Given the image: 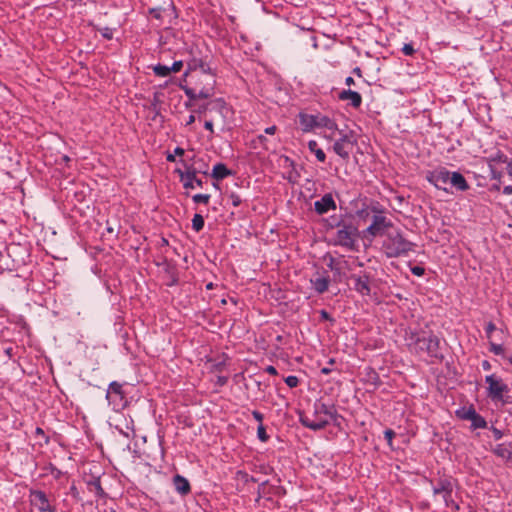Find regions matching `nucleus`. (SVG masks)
Here are the masks:
<instances>
[{
	"instance_id": "f257e3e1",
	"label": "nucleus",
	"mask_w": 512,
	"mask_h": 512,
	"mask_svg": "<svg viewBox=\"0 0 512 512\" xmlns=\"http://www.w3.org/2000/svg\"><path fill=\"white\" fill-rule=\"evenodd\" d=\"M201 67L203 69L201 74V81L205 82V86L200 88H185V94L189 97L190 100H196L198 98L207 99L212 97L215 93L216 79L214 74L211 73L210 69L204 64H201Z\"/></svg>"
},
{
	"instance_id": "f03ea898",
	"label": "nucleus",
	"mask_w": 512,
	"mask_h": 512,
	"mask_svg": "<svg viewBox=\"0 0 512 512\" xmlns=\"http://www.w3.org/2000/svg\"><path fill=\"white\" fill-rule=\"evenodd\" d=\"M487 161L492 177L499 183H506V179L512 177V162L502 153H496Z\"/></svg>"
},
{
	"instance_id": "7ed1b4c3",
	"label": "nucleus",
	"mask_w": 512,
	"mask_h": 512,
	"mask_svg": "<svg viewBox=\"0 0 512 512\" xmlns=\"http://www.w3.org/2000/svg\"><path fill=\"white\" fill-rule=\"evenodd\" d=\"M332 417L333 414L329 408L324 404H320L315 406V411L312 415H301L300 421L307 428L320 430L329 423Z\"/></svg>"
},
{
	"instance_id": "20e7f679",
	"label": "nucleus",
	"mask_w": 512,
	"mask_h": 512,
	"mask_svg": "<svg viewBox=\"0 0 512 512\" xmlns=\"http://www.w3.org/2000/svg\"><path fill=\"white\" fill-rule=\"evenodd\" d=\"M383 248L388 257H398L412 249V244L398 231H390L383 243Z\"/></svg>"
},
{
	"instance_id": "39448f33",
	"label": "nucleus",
	"mask_w": 512,
	"mask_h": 512,
	"mask_svg": "<svg viewBox=\"0 0 512 512\" xmlns=\"http://www.w3.org/2000/svg\"><path fill=\"white\" fill-rule=\"evenodd\" d=\"M358 238V229L352 224L338 225L334 243L347 249H353Z\"/></svg>"
},
{
	"instance_id": "423d86ee",
	"label": "nucleus",
	"mask_w": 512,
	"mask_h": 512,
	"mask_svg": "<svg viewBox=\"0 0 512 512\" xmlns=\"http://www.w3.org/2000/svg\"><path fill=\"white\" fill-rule=\"evenodd\" d=\"M408 345L414 348L417 352L423 351L430 355H435L439 347V339L434 335L419 337L415 334H411L407 338Z\"/></svg>"
},
{
	"instance_id": "0eeeda50",
	"label": "nucleus",
	"mask_w": 512,
	"mask_h": 512,
	"mask_svg": "<svg viewBox=\"0 0 512 512\" xmlns=\"http://www.w3.org/2000/svg\"><path fill=\"white\" fill-rule=\"evenodd\" d=\"M485 382L488 385L487 395L493 401H501L504 394L508 392V386L495 374L487 375L485 377Z\"/></svg>"
},
{
	"instance_id": "6e6552de",
	"label": "nucleus",
	"mask_w": 512,
	"mask_h": 512,
	"mask_svg": "<svg viewBox=\"0 0 512 512\" xmlns=\"http://www.w3.org/2000/svg\"><path fill=\"white\" fill-rule=\"evenodd\" d=\"M29 499L31 505L37 508L39 512H55L56 510L55 506L51 504V501L43 491H31Z\"/></svg>"
},
{
	"instance_id": "1a4fd4ad",
	"label": "nucleus",
	"mask_w": 512,
	"mask_h": 512,
	"mask_svg": "<svg viewBox=\"0 0 512 512\" xmlns=\"http://www.w3.org/2000/svg\"><path fill=\"white\" fill-rule=\"evenodd\" d=\"M229 111V107L221 98L211 100L207 104L199 106L197 110L199 114H206L207 112H216L222 118L223 124L225 122L224 118L227 116Z\"/></svg>"
},
{
	"instance_id": "9d476101",
	"label": "nucleus",
	"mask_w": 512,
	"mask_h": 512,
	"mask_svg": "<svg viewBox=\"0 0 512 512\" xmlns=\"http://www.w3.org/2000/svg\"><path fill=\"white\" fill-rule=\"evenodd\" d=\"M450 172L444 168L436 169L430 171L426 175V179L434 185L437 189L444 190L448 192L447 185L450 181Z\"/></svg>"
},
{
	"instance_id": "9b49d317",
	"label": "nucleus",
	"mask_w": 512,
	"mask_h": 512,
	"mask_svg": "<svg viewBox=\"0 0 512 512\" xmlns=\"http://www.w3.org/2000/svg\"><path fill=\"white\" fill-rule=\"evenodd\" d=\"M356 141L351 134H343L335 141L333 151L343 159H348Z\"/></svg>"
},
{
	"instance_id": "f8f14e48",
	"label": "nucleus",
	"mask_w": 512,
	"mask_h": 512,
	"mask_svg": "<svg viewBox=\"0 0 512 512\" xmlns=\"http://www.w3.org/2000/svg\"><path fill=\"white\" fill-rule=\"evenodd\" d=\"M314 208L317 214L319 215H323L331 210H335L336 203L334 201L332 194L327 193L324 196H322L321 199L315 201Z\"/></svg>"
},
{
	"instance_id": "ddd939ff",
	"label": "nucleus",
	"mask_w": 512,
	"mask_h": 512,
	"mask_svg": "<svg viewBox=\"0 0 512 512\" xmlns=\"http://www.w3.org/2000/svg\"><path fill=\"white\" fill-rule=\"evenodd\" d=\"M319 116L309 115L305 113L299 114V123L303 132H310L317 128Z\"/></svg>"
},
{
	"instance_id": "4468645a",
	"label": "nucleus",
	"mask_w": 512,
	"mask_h": 512,
	"mask_svg": "<svg viewBox=\"0 0 512 512\" xmlns=\"http://www.w3.org/2000/svg\"><path fill=\"white\" fill-rule=\"evenodd\" d=\"M180 173V179H181V182L183 183V186L187 189H194L196 187H201L202 186V181L201 179H198L196 177V174L195 172H179Z\"/></svg>"
},
{
	"instance_id": "2eb2a0df",
	"label": "nucleus",
	"mask_w": 512,
	"mask_h": 512,
	"mask_svg": "<svg viewBox=\"0 0 512 512\" xmlns=\"http://www.w3.org/2000/svg\"><path fill=\"white\" fill-rule=\"evenodd\" d=\"M173 485L175 490L182 496L189 494L191 491L189 481L181 475L177 474L173 477Z\"/></svg>"
},
{
	"instance_id": "dca6fc26",
	"label": "nucleus",
	"mask_w": 512,
	"mask_h": 512,
	"mask_svg": "<svg viewBox=\"0 0 512 512\" xmlns=\"http://www.w3.org/2000/svg\"><path fill=\"white\" fill-rule=\"evenodd\" d=\"M450 181L449 184L452 187H455L459 191H466L469 188V185L464 178V176L459 172H450Z\"/></svg>"
},
{
	"instance_id": "f3484780",
	"label": "nucleus",
	"mask_w": 512,
	"mask_h": 512,
	"mask_svg": "<svg viewBox=\"0 0 512 512\" xmlns=\"http://www.w3.org/2000/svg\"><path fill=\"white\" fill-rule=\"evenodd\" d=\"M106 397L109 402L115 403L118 400L121 401L123 399L122 385L115 381L110 383Z\"/></svg>"
},
{
	"instance_id": "a211bd4d",
	"label": "nucleus",
	"mask_w": 512,
	"mask_h": 512,
	"mask_svg": "<svg viewBox=\"0 0 512 512\" xmlns=\"http://www.w3.org/2000/svg\"><path fill=\"white\" fill-rule=\"evenodd\" d=\"M339 98L341 100H348L351 102L352 106L355 108H358L362 103V97L361 95L352 90H343L339 94Z\"/></svg>"
},
{
	"instance_id": "6ab92c4d",
	"label": "nucleus",
	"mask_w": 512,
	"mask_h": 512,
	"mask_svg": "<svg viewBox=\"0 0 512 512\" xmlns=\"http://www.w3.org/2000/svg\"><path fill=\"white\" fill-rule=\"evenodd\" d=\"M329 277L317 275L315 278L311 279L312 287L318 293H323L328 289L329 286Z\"/></svg>"
},
{
	"instance_id": "aec40b11",
	"label": "nucleus",
	"mask_w": 512,
	"mask_h": 512,
	"mask_svg": "<svg viewBox=\"0 0 512 512\" xmlns=\"http://www.w3.org/2000/svg\"><path fill=\"white\" fill-rule=\"evenodd\" d=\"M317 127L327 129L330 132V135L326 137L330 140L332 139L334 132L338 129L337 124L326 116H319Z\"/></svg>"
},
{
	"instance_id": "412c9836",
	"label": "nucleus",
	"mask_w": 512,
	"mask_h": 512,
	"mask_svg": "<svg viewBox=\"0 0 512 512\" xmlns=\"http://www.w3.org/2000/svg\"><path fill=\"white\" fill-rule=\"evenodd\" d=\"M386 226L385 217L374 216L372 224L367 228V233L376 236Z\"/></svg>"
},
{
	"instance_id": "4be33fe9",
	"label": "nucleus",
	"mask_w": 512,
	"mask_h": 512,
	"mask_svg": "<svg viewBox=\"0 0 512 512\" xmlns=\"http://www.w3.org/2000/svg\"><path fill=\"white\" fill-rule=\"evenodd\" d=\"M230 174L231 171L226 167V165L218 163L214 165L211 175L216 180H222Z\"/></svg>"
},
{
	"instance_id": "5701e85b",
	"label": "nucleus",
	"mask_w": 512,
	"mask_h": 512,
	"mask_svg": "<svg viewBox=\"0 0 512 512\" xmlns=\"http://www.w3.org/2000/svg\"><path fill=\"white\" fill-rule=\"evenodd\" d=\"M317 146H318V144H317V142H316L315 140H310V141L308 142V148H309V150H310L312 153H314V154H315V156H316V158H317V160H318V161H320V162H324V161H325V159H326V155H325L324 151H323L322 149L318 148Z\"/></svg>"
},
{
	"instance_id": "b1692460",
	"label": "nucleus",
	"mask_w": 512,
	"mask_h": 512,
	"mask_svg": "<svg viewBox=\"0 0 512 512\" xmlns=\"http://www.w3.org/2000/svg\"><path fill=\"white\" fill-rule=\"evenodd\" d=\"M475 414L476 411L473 407H462L456 411L457 417L463 420H470Z\"/></svg>"
},
{
	"instance_id": "393cba45",
	"label": "nucleus",
	"mask_w": 512,
	"mask_h": 512,
	"mask_svg": "<svg viewBox=\"0 0 512 512\" xmlns=\"http://www.w3.org/2000/svg\"><path fill=\"white\" fill-rule=\"evenodd\" d=\"M493 452L495 455L501 457V458H504V459H508L511 457V451H510V448L507 447L505 444H498L496 445V447L493 449Z\"/></svg>"
},
{
	"instance_id": "a878e982",
	"label": "nucleus",
	"mask_w": 512,
	"mask_h": 512,
	"mask_svg": "<svg viewBox=\"0 0 512 512\" xmlns=\"http://www.w3.org/2000/svg\"><path fill=\"white\" fill-rule=\"evenodd\" d=\"M355 290L361 293L362 295H366L370 292L367 280L358 278L355 281Z\"/></svg>"
},
{
	"instance_id": "bb28decb",
	"label": "nucleus",
	"mask_w": 512,
	"mask_h": 512,
	"mask_svg": "<svg viewBox=\"0 0 512 512\" xmlns=\"http://www.w3.org/2000/svg\"><path fill=\"white\" fill-rule=\"evenodd\" d=\"M451 494H452V488L446 490L445 492H443L442 494L437 495V496L440 497L444 501V503L446 504L447 507L458 508V506L455 504V502L451 498Z\"/></svg>"
},
{
	"instance_id": "cd10ccee",
	"label": "nucleus",
	"mask_w": 512,
	"mask_h": 512,
	"mask_svg": "<svg viewBox=\"0 0 512 512\" xmlns=\"http://www.w3.org/2000/svg\"><path fill=\"white\" fill-rule=\"evenodd\" d=\"M453 488L452 483L448 480L440 481L433 489L435 496L440 495L446 490Z\"/></svg>"
},
{
	"instance_id": "c85d7f7f",
	"label": "nucleus",
	"mask_w": 512,
	"mask_h": 512,
	"mask_svg": "<svg viewBox=\"0 0 512 512\" xmlns=\"http://www.w3.org/2000/svg\"><path fill=\"white\" fill-rule=\"evenodd\" d=\"M470 421H471L472 427L474 429L485 428L486 424H487L486 421L484 420V418L482 416H480L477 412L473 416V418L470 419Z\"/></svg>"
},
{
	"instance_id": "c756f323",
	"label": "nucleus",
	"mask_w": 512,
	"mask_h": 512,
	"mask_svg": "<svg viewBox=\"0 0 512 512\" xmlns=\"http://www.w3.org/2000/svg\"><path fill=\"white\" fill-rule=\"evenodd\" d=\"M204 227V219L200 214H195L192 219V228L199 232Z\"/></svg>"
},
{
	"instance_id": "7c9ffc66",
	"label": "nucleus",
	"mask_w": 512,
	"mask_h": 512,
	"mask_svg": "<svg viewBox=\"0 0 512 512\" xmlns=\"http://www.w3.org/2000/svg\"><path fill=\"white\" fill-rule=\"evenodd\" d=\"M153 71L159 77H166L171 73L168 66L160 65V64L154 66Z\"/></svg>"
},
{
	"instance_id": "2f4dec72",
	"label": "nucleus",
	"mask_w": 512,
	"mask_h": 512,
	"mask_svg": "<svg viewBox=\"0 0 512 512\" xmlns=\"http://www.w3.org/2000/svg\"><path fill=\"white\" fill-rule=\"evenodd\" d=\"M192 199L195 203L208 204L209 200H210V195L209 194H196L193 196Z\"/></svg>"
},
{
	"instance_id": "473e14b6",
	"label": "nucleus",
	"mask_w": 512,
	"mask_h": 512,
	"mask_svg": "<svg viewBox=\"0 0 512 512\" xmlns=\"http://www.w3.org/2000/svg\"><path fill=\"white\" fill-rule=\"evenodd\" d=\"M257 436H258L259 440L262 442H266L269 439V436L267 435L263 424H259V426L257 428Z\"/></svg>"
},
{
	"instance_id": "72a5a7b5",
	"label": "nucleus",
	"mask_w": 512,
	"mask_h": 512,
	"mask_svg": "<svg viewBox=\"0 0 512 512\" xmlns=\"http://www.w3.org/2000/svg\"><path fill=\"white\" fill-rule=\"evenodd\" d=\"M285 383L290 387V388H294L298 385L299 383V380L296 376H288L286 379H285Z\"/></svg>"
},
{
	"instance_id": "f704fd0d",
	"label": "nucleus",
	"mask_w": 512,
	"mask_h": 512,
	"mask_svg": "<svg viewBox=\"0 0 512 512\" xmlns=\"http://www.w3.org/2000/svg\"><path fill=\"white\" fill-rule=\"evenodd\" d=\"M504 184L503 193L510 195L512 194V177L506 179V183Z\"/></svg>"
},
{
	"instance_id": "c9c22d12",
	"label": "nucleus",
	"mask_w": 512,
	"mask_h": 512,
	"mask_svg": "<svg viewBox=\"0 0 512 512\" xmlns=\"http://www.w3.org/2000/svg\"><path fill=\"white\" fill-rule=\"evenodd\" d=\"M384 436H385V439L387 440L388 442V445L389 446H392V439L394 438L395 436V432L391 429H387L385 430L384 432Z\"/></svg>"
},
{
	"instance_id": "e433bc0d",
	"label": "nucleus",
	"mask_w": 512,
	"mask_h": 512,
	"mask_svg": "<svg viewBox=\"0 0 512 512\" xmlns=\"http://www.w3.org/2000/svg\"><path fill=\"white\" fill-rule=\"evenodd\" d=\"M183 67V62L182 61H175L171 67H169L170 69V72H179Z\"/></svg>"
},
{
	"instance_id": "4c0bfd02",
	"label": "nucleus",
	"mask_w": 512,
	"mask_h": 512,
	"mask_svg": "<svg viewBox=\"0 0 512 512\" xmlns=\"http://www.w3.org/2000/svg\"><path fill=\"white\" fill-rule=\"evenodd\" d=\"M490 350L496 355H500L503 353V347L501 345H497L494 343H491Z\"/></svg>"
},
{
	"instance_id": "58836bf2",
	"label": "nucleus",
	"mask_w": 512,
	"mask_h": 512,
	"mask_svg": "<svg viewBox=\"0 0 512 512\" xmlns=\"http://www.w3.org/2000/svg\"><path fill=\"white\" fill-rule=\"evenodd\" d=\"M496 330V326L494 323L492 322H489L487 325H486V335H487V338H491V334Z\"/></svg>"
},
{
	"instance_id": "ea45409f",
	"label": "nucleus",
	"mask_w": 512,
	"mask_h": 512,
	"mask_svg": "<svg viewBox=\"0 0 512 512\" xmlns=\"http://www.w3.org/2000/svg\"><path fill=\"white\" fill-rule=\"evenodd\" d=\"M402 51L405 55H412L414 53V48L411 44H405L402 48Z\"/></svg>"
},
{
	"instance_id": "a19ab883",
	"label": "nucleus",
	"mask_w": 512,
	"mask_h": 512,
	"mask_svg": "<svg viewBox=\"0 0 512 512\" xmlns=\"http://www.w3.org/2000/svg\"><path fill=\"white\" fill-rule=\"evenodd\" d=\"M102 36L105 37L106 39H112V37H113V30L110 29V28H104L102 30Z\"/></svg>"
},
{
	"instance_id": "79ce46f5",
	"label": "nucleus",
	"mask_w": 512,
	"mask_h": 512,
	"mask_svg": "<svg viewBox=\"0 0 512 512\" xmlns=\"http://www.w3.org/2000/svg\"><path fill=\"white\" fill-rule=\"evenodd\" d=\"M202 71H203V69H202V67L200 66V67H199V73H198V75H197L196 88H200V87L205 86V82H202V81H201V74H202Z\"/></svg>"
},
{
	"instance_id": "37998d69",
	"label": "nucleus",
	"mask_w": 512,
	"mask_h": 512,
	"mask_svg": "<svg viewBox=\"0 0 512 512\" xmlns=\"http://www.w3.org/2000/svg\"><path fill=\"white\" fill-rule=\"evenodd\" d=\"M252 415L255 418V420H257L260 424H262L263 415L259 411H253Z\"/></svg>"
},
{
	"instance_id": "c03bdc74",
	"label": "nucleus",
	"mask_w": 512,
	"mask_h": 512,
	"mask_svg": "<svg viewBox=\"0 0 512 512\" xmlns=\"http://www.w3.org/2000/svg\"><path fill=\"white\" fill-rule=\"evenodd\" d=\"M204 126L207 130H209L211 133H213L214 130H213V120L212 119L205 121Z\"/></svg>"
},
{
	"instance_id": "a18cd8bd",
	"label": "nucleus",
	"mask_w": 512,
	"mask_h": 512,
	"mask_svg": "<svg viewBox=\"0 0 512 512\" xmlns=\"http://www.w3.org/2000/svg\"><path fill=\"white\" fill-rule=\"evenodd\" d=\"M277 128L276 126H270L265 129V133L273 135L276 132Z\"/></svg>"
},
{
	"instance_id": "49530a36",
	"label": "nucleus",
	"mask_w": 512,
	"mask_h": 512,
	"mask_svg": "<svg viewBox=\"0 0 512 512\" xmlns=\"http://www.w3.org/2000/svg\"><path fill=\"white\" fill-rule=\"evenodd\" d=\"M266 371L271 374V375H276L277 374V370L274 366H268L266 368Z\"/></svg>"
},
{
	"instance_id": "de8ad7c7",
	"label": "nucleus",
	"mask_w": 512,
	"mask_h": 512,
	"mask_svg": "<svg viewBox=\"0 0 512 512\" xmlns=\"http://www.w3.org/2000/svg\"><path fill=\"white\" fill-rule=\"evenodd\" d=\"M184 152H185V151H184V149H183V148H180V147H177V148H175V150H174V154H175V155H178V156H182V155L184 154Z\"/></svg>"
},
{
	"instance_id": "09e8293b",
	"label": "nucleus",
	"mask_w": 512,
	"mask_h": 512,
	"mask_svg": "<svg viewBox=\"0 0 512 512\" xmlns=\"http://www.w3.org/2000/svg\"><path fill=\"white\" fill-rule=\"evenodd\" d=\"M194 122H195V116H194L193 114H191V115L188 117L187 121H186V125H191V124H192V123H194Z\"/></svg>"
},
{
	"instance_id": "8fccbe9b",
	"label": "nucleus",
	"mask_w": 512,
	"mask_h": 512,
	"mask_svg": "<svg viewBox=\"0 0 512 512\" xmlns=\"http://www.w3.org/2000/svg\"><path fill=\"white\" fill-rule=\"evenodd\" d=\"M413 273L416 274V275H422L423 274V269L419 268V267H415L413 269Z\"/></svg>"
},
{
	"instance_id": "3c124183",
	"label": "nucleus",
	"mask_w": 512,
	"mask_h": 512,
	"mask_svg": "<svg viewBox=\"0 0 512 512\" xmlns=\"http://www.w3.org/2000/svg\"><path fill=\"white\" fill-rule=\"evenodd\" d=\"M346 85L351 86L354 84V79L352 77H347L345 80Z\"/></svg>"
},
{
	"instance_id": "603ef678",
	"label": "nucleus",
	"mask_w": 512,
	"mask_h": 512,
	"mask_svg": "<svg viewBox=\"0 0 512 512\" xmlns=\"http://www.w3.org/2000/svg\"><path fill=\"white\" fill-rule=\"evenodd\" d=\"M166 159L169 162H174L175 161V154H168Z\"/></svg>"
},
{
	"instance_id": "864d4df0",
	"label": "nucleus",
	"mask_w": 512,
	"mask_h": 512,
	"mask_svg": "<svg viewBox=\"0 0 512 512\" xmlns=\"http://www.w3.org/2000/svg\"><path fill=\"white\" fill-rule=\"evenodd\" d=\"M330 372H331V370H330L328 367H324V368H322V369H321V373H322V374L327 375V374H329Z\"/></svg>"
},
{
	"instance_id": "5fc2aeb1",
	"label": "nucleus",
	"mask_w": 512,
	"mask_h": 512,
	"mask_svg": "<svg viewBox=\"0 0 512 512\" xmlns=\"http://www.w3.org/2000/svg\"><path fill=\"white\" fill-rule=\"evenodd\" d=\"M483 368L484 369H489L490 368V364L487 361H484L483 362Z\"/></svg>"
},
{
	"instance_id": "6e6d98bb",
	"label": "nucleus",
	"mask_w": 512,
	"mask_h": 512,
	"mask_svg": "<svg viewBox=\"0 0 512 512\" xmlns=\"http://www.w3.org/2000/svg\"><path fill=\"white\" fill-rule=\"evenodd\" d=\"M321 315L323 318L328 319V313L326 311H321Z\"/></svg>"
},
{
	"instance_id": "4d7b16f0",
	"label": "nucleus",
	"mask_w": 512,
	"mask_h": 512,
	"mask_svg": "<svg viewBox=\"0 0 512 512\" xmlns=\"http://www.w3.org/2000/svg\"><path fill=\"white\" fill-rule=\"evenodd\" d=\"M206 288H207L208 290L212 289V288H213V284H212V283L207 284V285H206Z\"/></svg>"
},
{
	"instance_id": "13d9d810",
	"label": "nucleus",
	"mask_w": 512,
	"mask_h": 512,
	"mask_svg": "<svg viewBox=\"0 0 512 512\" xmlns=\"http://www.w3.org/2000/svg\"><path fill=\"white\" fill-rule=\"evenodd\" d=\"M233 204H234V205H238V204H239V200H238V199H234V200H233Z\"/></svg>"
},
{
	"instance_id": "bf43d9fd",
	"label": "nucleus",
	"mask_w": 512,
	"mask_h": 512,
	"mask_svg": "<svg viewBox=\"0 0 512 512\" xmlns=\"http://www.w3.org/2000/svg\"><path fill=\"white\" fill-rule=\"evenodd\" d=\"M510 364H512V355L507 358Z\"/></svg>"
},
{
	"instance_id": "052dcab7",
	"label": "nucleus",
	"mask_w": 512,
	"mask_h": 512,
	"mask_svg": "<svg viewBox=\"0 0 512 512\" xmlns=\"http://www.w3.org/2000/svg\"><path fill=\"white\" fill-rule=\"evenodd\" d=\"M358 72H360V69H359V68H356V69H355V73H358Z\"/></svg>"
},
{
	"instance_id": "680f3d73",
	"label": "nucleus",
	"mask_w": 512,
	"mask_h": 512,
	"mask_svg": "<svg viewBox=\"0 0 512 512\" xmlns=\"http://www.w3.org/2000/svg\"><path fill=\"white\" fill-rule=\"evenodd\" d=\"M496 436H497L498 438H501L500 433H496Z\"/></svg>"
},
{
	"instance_id": "e2e57ef3",
	"label": "nucleus",
	"mask_w": 512,
	"mask_h": 512,
	"mask_svg": "<svg viewBox=\"0 0 512 512\" xmlns=\"http://www.w3.org/2000/svg\"><path fill=\"white\" fill-rule=\"evenodd\" d=\"M496 436H497L498 438H501L500 433H496Z\"/></svg>"
}]
</instances>
